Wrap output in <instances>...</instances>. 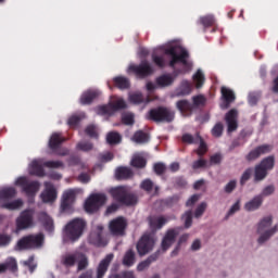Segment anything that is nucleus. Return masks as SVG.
Here are the masks:
<instances>
[{"label":"nucleus","mask_w":278,"mask_h":278,"mask_svg":"<svg viewBox=\"0 0 278 278\" xmlns=\"http://www.w3.org/2000/svg\"><path fill=\"white\" fill-rule=\"evenodd\" d=\"M109 229L112 236H125L127 229V219L125 217H117L110 222Z\"/></svg>","instance_id":"nucleus-13"},{"label":"nucleus","mask_w":278,"mask_h":278,"mask_svg":"<svg viewBox=\"0 0 278 278\" xmlns=\"http://www.w3.org/2000/svg\"><path fill=\"white\" fill-rule=\"evenodd\" d=\"M63 142H66V138H64L60 132H53L50 137L48 147L51 151H58V149L62 147Z\"/></svg>","instance_id":"nucleus-21"},{"label":"nucleus","mask_w":278,"mask_h":278,"mask_svg":"<svg viewBox=\"0 0 278 278\" xmlns=\"http://www.w3.org/2000/svg\"><path fill=\"white\" fill-rule=\"evenodd\" d=\"M89 242L94 247H101V244H103V226L98 225L96 229L90 232Z\"/></svg>","instance_id":"nucleus-17"},{"label":"nucleus","mask_w":278,"mask_h":278,"mask_svg":"<svg viewBox=\"0 0 278 278\" xmlns=\"http://www.w3.org/2000/svg\"><path fill=\"white\" fill-rule=\"evenodd\" d=\"M268 177V170L260 165H255L254 167V181H264V178Z\"/></svg>","instance_id":"nucleus-41"},{"label":"nucleus","mask_w":278,"mask_h":278,"mask_svg":"<svg viewBox=\"0 0 278 278\" xmlns=\"http://www.w3.org/2000/svg\"><path fill=\"white\" fill-rule=\"evenodd\" d=\"M30 175L36 177H45V167L38 163V161H33L30 165Z\"/></svg>","instance_id":"nucleus-40"},{"label":"nucleus","mask_w":278,"mask_h":278,"mask_svg":"<svg viewBox=\"0 0 278 278\" xmlns=\"http://www.w3.org/2000/svg\"><path fill=\"white\" fill-rule=\"evenodd\" d=\"M182 220H185V229H190L192 227V211H187L182 215Z\"/></svg>","instance_id":"nucleus-56"},{"label":"nucleus","mask_w":278,"mask_h":278,"mask_svg":"<svg viewBox=\"0 0 278 278\" xmlns=\"http://www.w3.org/2000/svg\"><path fill=\"white\" fill-rule=\"evenodd\" d=\"M160 254H161V251L157 250L156 252L151 254L147 260L140 262L137 266V270L139 273H142V270H144L146 268H149V266H151L153 262H157V260L160 258Z\"/></svg>","instance_id":"nucleus-22"},{"label":"nucleus","mask_w":278,"mask_h":278,"mask_svg":"<svg viewBox=\"0 0 278 278\" xmlns=\"http://www.w3.org/2000/svg\"><path fill=\"white\" fill-rule=\"evenodd\" d=\"M92 147H93L92 143L88 141L77 143V149L79 151H92Z\"/></svg>","instance_id":"nucleus-64"},{"label":"nucleus","mask_w":278,"mask_h":278,"mask_svg":"<svg viewBox=\"0 0 278 278\" xmlns=\"http://www.w3.org/2000/svg\"><path fill=\"white\" fill-rule=\"evenodd\" d=\"M257 165L267 172L273 170L275 168V155L264 157Z\"/></svg>","instance_id":"nucleus-39"},{"label":"nucleus","mask_w":278,"mask_h":278,"mask_svg":"<svg viewBox=\"0 0 278 278\" xmlns=\"http://www.w3.org/2000/svg\"><path fill=\"white\" fill-rule=\"evenodd\" d=\"M128 71L134 73L140 79H144L146 77L153 75V66H151L147 60L141 61L139 65H130Z\"/></svg>","instance_id":"nucleus-11"},{"label":"nucleus","mask_w":278,"mask_h":278,"mask_svg":"<svg viewBox=\"0 0 278 278\" xmlns=\"http://www.w3.org/2000/svg\"><path fill=\"white\" fill-rule=\"evenodd\" d=\"M39 220L42 223L46 231H49L50 233L53 231V219L45 212H41L39 214Z\"/></svg>","instance_id":"nucleus-35"},{"label":"nucleus","mask_w":278,"mask_h":278,"mask_svg":"<svg viewBox=\"0 0 278 278\" xmlns=\"http://www.w3.org/2000/svg\"><path fill=\"white\" fill-rule=\"evenodd\" d=\"M207 166V161L205 159H199L192 163L193 170H199V168H205Z\"/></svg>","instance_id":"nucleus-62"},{"label":"nucleus","mask_w":278,"mask_h":278,"mask_svg":"<svg viewBox=\"0 0 278 278\" xmlns=\"http://www.w3.org/2000/svg\"><path fill=\"white\" fill-rule=\"evenodd\" d=\"M264 203V198L262 195H255L251 201L247 202L244 207L247 212H255V210H260L262 204Z\"/></svg>","instance_id":"nucleus-27"},{"label":"nucleus","mask_w":278,"mask_h":278,"mask_svg":"<svg viewBox=\"0 0 278 278\" xmlns=\"http://www.w3.org/2000/svg\"><path fill=\"white\" fill-rule=\"evenodd\" d=\"M114 260V255L112 253L108 254L98 265L96 269V278H103L110 268Z\"/></svg>","instance_id":"nucleus-14"},{"label":"nucleus","mask_w":278,"mask_h":278,"mask_svg":"<svg viewBox=\"0 0 278 278\" xmlns=\"http://www.w3.org/2000/svg\"><path fill=\"white\" fill-rule=\"evenodd\" d=\"M79 252L65 254L61 257V264L65 266V268H73L75 264H77V257Z\"/></svg>","instance_id":"nucleus-26"},{"label":"nucleus","mask_w":278,"mask_h":278,"mask_svg":"<svg viewBox=\"0 0 278 278\" xmlns=\"http://www.w3.org/2000/svg\"><path fill=\"white\" fill-rule=\"evenodd\" d=\"M77 260V273H81V270H86V268L90 266V262L88 261V256L86 254L78 253Z\"/></svg>","instance_id":"nucleus-38"},{"label":"nucleus","mask_w":278,"mask_h":278,"mask_svg":"<svg viewBox=\"0 0 278 278\" xmlns=\"http://www.w3.org/2000/svg\"><path fill=\"white\" fill-rule=\"evenodd\" d=\"M174 83H175V77H173L170 74H164L156 78V84L157 86H161V88L173 86Z\"/></svg>","instance_id":"nucleus-36"},{"label":"nucleus","mask_w":278,"mask_h":278,"mask_svg":"<svg viewBox=\"0 0 278 278\" xmlns=\"http://www.w3.org/2000/svg\"><path fill=\"white\" fill-rule=\"evenodd\" d=\"M73 203H75V191H65L61 203V212H73Z\"/></svg>","instance_id":"nucleus-15"},{"label":"nucleus","mask_w":278,"mask_h":278,"mask_svg":"<svg viewBox=\"0 0 278 278\" xmlns=\"http://www.w3.org/2000/svg\"><path fill=\"white\" fill-rule=\"evenodd\" d=\"M122 123H123L124 125H134V123H135L134 114H131V113H125V114L122 116Z\"/></svg>","instance_id":"nucleus-63"},{"label":"nucleus","mask_w":278,"mask_h":278,"mask_svg":"<svg viewBox=\"0 0 278 278\" xmlns=\"http://www.w3.org/2000/svg\"><path fill=\"white\" fill-rule=\"evenodd\" d=\"M111 197L114 201L121 203V205H136L138 203V197L129 192L125 187H116L111 190Z\"/></svg>","instance_id":"nucleus-5"},{"label":"nucleus","mask_w":278,"mask_h":278,"mask_svg":"<svg viewBox=\"0 0 278 278\" xmlns=\"http://www.w3.org/2000/svg\"><path fill=\"white\" fill-rule=\"evenodd\" d=\"M225 121L228 127V134H231L238 129V110L231 109L225 115Z\"/></svg>","instance_id":"nucleus-16"},{"label":"nucleus","mask_w":278,"mask_h":278,"mask_svg":"<svg viewBox=\"0 0 278 278\" xmlns=\"http://www.w3.org/2000/svg\"><path fill=\"white\" fill-rule=\"evenodd\" d=\"M15 186L22 187L23 192H25L27 197H35L36 192L40 190V182L36 180L29 181L27 177H18L15 181Z\"/></svg>","instance_id":"nucleus-8"},{"label":"nucleus","mask_w":278,"mask_h":278,"mask_svg":"<svg viewBox=\"0 0 278 278\" xmlns=\"http://www.w3.org/2000/svg\"><path fill=\"white\" fill-rule=\"evenodd\" d=\"M46 191L41 194V199L45 203H53L58 199V192L55 187L51 182H45Z\"/></svg>","instance_id":"nucleus-18"},{"label":"nucleus","mask_w":278,"mask_h":278,"mask_svg":"<svg viewBox=\"0 0 278 278\" xmlns=\"http://www.w3.org/2000/svg\"><path fill=\"white\" fill-rule=\"evenodd\" d=\"M134 177V172L129 167H117L115 170V178L121 181V180H127L131 179Z\"/></svg>","instance_id":"nucleus-25"},{"label":"nucleus","mask_w":278,"mask_h":278,"mask_svg":"<svg viewBox=\"0 0 278 278\" xmlns=\"http://www.w3.org/2000/svg\"><path fill=\"white\" fill-rule=\"evenodd\" d=\"M98 114L100 116H112L113 111L111 104L98 106Z\"/></svg>","instance_id":"nucleus-53"},{"label":"nucleus","mask_w":278,"mask_h":278,"mask_svg":"<svg viewBox=\"0 0 278 278\" xmlns=\"http://www.w3.org/2000/svg\"><path fill=\"white\" fill-rule=\"evenodd\" d=\"M86 220L81 218H74L65 226V236L71 242H77L86 229Z\"/></svg>","instance_id":"nucleus-3"},{"label":"nucleus","mask_w":278,"mask_h":278,"mask_svg":"<svg viewBox=\"0 0 278 278\" xmlns=\"http://www.w3.org/2000/svg\"><path fill=\"white\" fill-rule=\"evenodd\" d=\"M113 84L115 88H118L119 90H128L130 88L131 83H129V78L125 76H116L113 78Z\"/></svg>","instance_id":"nucleus-33"},{"label":"nucleus","mask_w":278,"mask_h":278,"mask_svg":"<svg viewBox=\"0 0 278 278\" xmlns=\"http://www.w3.org/2000/svg\"><path fill=\"white\" fill-rule=\"evenodd\" d=\"M131 166H134V168H144V166H147V159L142 156H135L131 160Z\"/></svg>","instance_id":"nucleus-50"},{"label":"nucleus","mask_w":278,"mask_h":278,"mask_svg":"<svg viewBox=\"0 0 278 278\" xmlns=\"http://www.w3.org/2000/svg\"><path fill=\"white\" fill-rule=\"evenodd\" d=\"M152 62L157 66V68H166L167 62L164 54L152 53Z\"/></svg>","instance_id":"nucleus-43"},{"label":"nucleus","mask_w":278,"mask_h":278,"mask_svg":"<svg viewBox=\"0 0 278 278\" xmlns=\"http://www.w3.org/2000/svg\"><path fill=\"white\" fill-rule=\"evenodd\" d=\"M99 98V91L93 89H88L81 93L79 98L80 105H91L94 99Z\"/></svg>","instance_id":"nucleus-20"},{"label":"nucleus","mask_w":278,"mask_h":278,"mask_svg":"<svg viewBox=\"0 0 278 278\" xmlns=\"http://www.w3.org/2000/svg\"><path fill=\"white\" fill-rule=\"evenodd\" d=\"M110 105L113 114L114 112H118L119 110H125L127 108V103L123 99L116 100L115 102L110 103Z\"/></svg>","instance_id":"nucleus-51"},{"label":"nucleus","mask_w":278,"mask_h":278,"mask_svg":"<svg viewBox=\"0 0 278 278\" xmlns=\"http://www.w3.org/2000/svg\"><path fill=\"white\" fill-rule=\"evenodd\" d=\"M198 142H200L199 148L195 150L197 155L199 157H203L207 153V143L203 140V137L201 135L197 134Z\"/></svg>","instance_id":"nucleus-44"},{"label":"nucleus","mask_w":278,"mask_h":278,"mask_svg":"<svg viewBox=\"0 0 278 278\" xmlns=\"http://www.w3.org/2000/svg\"><path fill=\"white\" fill-rule=\"evenodd\" d=\"M43 166L46 168H64V163L62 161H47Z\"/></svg>","instance_id":"nucleus-57"},{"label":"nucleus","mask_w":278,"mask_h":278,"mask_svg":"<svg viewBox=\"0 0 278 278\" xmlns=\"http://www.w3.org/2000/svg\"><path fill=\"white\" fill-rule=\"evenodd\" d=\"M16 197V189L14 187H8L0 190V201H8Z\"/></svg>","instance_id":"nucleus-37"},{"label":"nucleus","mask_w":278,"mask_h":278,"mask_svg":"<svg viewBox=\"0 0 278 278\" xmlns=\"http://www.w3.org/2000/svg\"><path fill=\"white\" fill-rule=\"evenodd\" d=\"M106 201L108 197H105V194L93 193L85 202V212H87L88 214H94V212H99V207L105 205Z\"/></svg>","instance_id":"nucleus-7"},{"label":"nucleus","mask_w":278,"mask_h":278,"mask_svg":"<svg viewBox=\"0 0 278 278\" xmlns=\"http://www.w3.org/2000/svg\"><path fill=\"white\" fill-rule=\"evenodd\" d=\"M85 134L89 136V138H99V132H97V126L94 125L87 126Z\"/></svg>","instance_id":"nucleus-58"},{"label":"nucleus","mask_w":278,"mask_h":278,"mask_svg":"<svg viewBox=\"0 0 278 278\" xmlns=\"http://www.w3.org/2000/svg\"><path fill=\"white\" fill-rule=\"evenodd\" d=\"M199 23H200V25H203L204 30H205V29H207V27H214L216 20L213 17V15H205V16L200 17Z\"/></svg>","instance_id":"nucleus-46"},{"label":"nucleus","mask_w":278,"mask_h":278,"mask_svg":"<svg viewBox=\"0 0 278 278\" xmlns=\"http://www.w3.org/2000/svg\"><path fill=\"white\" fill-rule=\"evenodd\" d=\"M222 97L224 99V108L227 109L231 103L236 101V93L231 91V89L222 87Z\"/></svg>","instance_id":"nucleus-29"},{"label":"nucleus","mask_w":278,"mask_h":278,"mask_svg":"<svg viewBox=\"0 0 278 278\" xmlns=\"http://www.w3.org/2000/svg\"><path fill=\"white\" fill-rule=\"evenodd\" d=\"M205 210H207V203L202 202L194 212V217L195 218H201V216H203V214H205Z\"/></svg>","instance_id":"nucleus-61"},{"label":"nucleus","mask_w":278,"mask_h":278,"mask_svg":"<svg viewBox=\"0 0 278 278\" xmlns=\"http://www.w3.org/2000/svg\"><path fill=\"white\" fill-rule=\"evenodd\" d=\"M192 92V85L188 80H182L179 88L175 91V97H188Z\"/></svg>","instance_id":"nucleus-30"},{"label":"nucleus","mask_w":278,"mask_h":278,"mask_svg":"<svg viewBox=\"0 0 278 278\" xmlns=\"http://www.w3.org/2000/svg\"><path fill=\"white\" fill-rule=\"evenodd\" d=\"M177 238V232L175 229H169L166 231L161 247H162V251L165 253V251H168L170 249V247H173V243L175 242V239Z\"/></svg>","instance_id":"nucleus-19"},{"label":"nucleus","mask_w":278,"mask_h":278,"mask_svg":"<svg viewBox=\"0 0 278 278\" xmlns=\"http://www.w3.org/2000/svg\"><path fill=\"white\" fill-rule=\"evenodd\" d=\"M130 103H134L135 105H140L142 103H151V97L142 94V92L137 91L129 96Z\"/></svg>","instance_id":"nucleus-23"},{"label":"nucleus","mask_w":278,"mask_h":278,"mask_svg":"<svg viewBox=\"0 0 278 278\" xmlns=\"http://www.w3.org/2000/svg\"><path fill=\"white\" fill-rule=\"evenodd\" d=\"M153 247H155V239L153 236L143 235L137 242V253L140 255V257H143V255H147L153 251Z\"/></svg>","instance_id":"nucleus-9"},{"label":"nucleus","mask_w":278,"mask_h":278,"mask_svg":"<svg viewBox=\"0 0 278 278\" xmlns=\"http://www.w3.org/2000/svg\"><path fill=\"white\" fill-rule=\"evenodd\" d=\"M36 211L34 208L24 210L16 219L17 229H29L34 227V215Z\"/></svg>","instance_id":"nucleus-10"},{"label":"nucleus","mask_w":278,"mask_h":278,"mask_svg":"<svg viewBox=\"0 0 278 278\" xmlns=\"http://www.w3.org/2000/svg\"><path fill=\"white\" fill-rule=\"evenodd\" d=\"M122 264L126 266V268H131V266L136 264V251H134V249H129L125 252Z\"/></svg>","instance_id":"nucleus-28"},{"label":"nucleus","mask_w":278,"mask_h":278,"mask_svg":"<svg viewBox=\"0 0 278 278\" xmlns=\"http://www.w3.org/2000/svg\"><path fill=\"white\" fill-rule=\"evenodd\" d=\"M147 118L153 123H173L175 121V111L166 106H157L148 112Z\"/></svg>","instance_id":"nucleus-2"},{"label":"nucleus","mask_w":278,"mask_h":278,"mask_svg":"<svg viewBox=\"0 0 278 278\" xmlns=\"http://www.w3.org/2000/svg\"><path fill=\"white\" fill-rule=\"evenodd\" d=\"M192 108H203V105H205V103H207V98H205V96L203 94H198V96H193L192 97Z\"/></svg>","instance_id":"nucleus-48"},{"label":"nucleus","mask_w":278,"mask_h":278,"mask_svg":"<svg viewBox=\"0 0 278 278\" xmlns=\"http://www.w3.org/2000/svg\"><path fill=\"white\" fill-rule=\"evenodd\" d=\"M273 151V146L268 143H264L261 146H257L256 148L252 149L247 155L245 160L248 162H255L262 157V155H266Z\"/></svg>","instance_id":"nucleus-12"},{"label":"nucleus","mask_w":278,"mask_h":278,"mask_svg":"<svg viewBox=\"0 0 278 278\" xmlns=\"http://www.w3.org/2000/svg\"><path fill=\"white\" fill-rule=\"evenodd\" d=\"M193 81L195 84V88H203V84H205V75L203 72H201V70H198L193 75Z\"/></svg>","instance_id":"nucleus-47"},{"label":"nucleus","mask_w":278,"mask_h":278,"mask_svg":"<svg viewBox=\"0 0 278 278\" xmlns=\"http://www.w3.org/2000/svg\"><path fill=\"white\" fill-rule=\"evenodd\" d=\"M109 278H136L134 271H122L121 274H111Z\"/></svg>","instance_id":"nucleus-59"},{"label":"nucleus","mask_w":278,"mask_h":278,"mask_svg":"<svg viewBox=\"0 0 278 278\" xmlns=\"http://www.w3.org/2000/svg\"><path fill=\"white\" fill-rule=\"evenodd\" d=\"M166 223H168V219L164 216L149 217L150 228L153 229L154 231L162 229V227H164Z\"/></svg>","instance_id":"nucleus-24"},{"label":"nucleus","mask_w":278,"mask_h":278,"mask_svg":"<svg viewBox=\"0 0 278 278\" xmlns=\"http://www.w3.org/2000/svg\"><path fill=\"white\" fill-rule=\"evenodd\" d=\"M153 170L155 175H159V177H161V175H164V173H166V164L162 162L155 163L153 165Z\"/></svg>","instance_id":"nucleus-55"},{"label":"nucleus","mask_w":278,"mask_h":278,"mask_svg":"<svg viewBox=\"0 0 278 278\" xmlns=\"http://www.w3.org/2000/svg\"><path fill=\"white\" fill-rule=\"evenodd\" d=\"M131 140L136 142V144H147V142L151 140V137L148 132H144V130H137L131 137Z\"/></svg>","instance_id":"nucleus-32"},{"label":"nucleus","mask_w":278,"mask_h":278,"mask_svg":"<svg viewBox=\"0 0 278 278\" xmlns=\"http://www.w3.org/2000/svg\"><path fill=\"white\" fill-rule=\"evenodd\" d=\"M121 140H123V138L121 137V134L116 131H111L106 135L108 144H111V146L119 144Z\"/></svg>","instance_id":"nucleus-45"},{"label":"nucleus","mask_w":278,"mask_h":278,"mask_svg":"<svg viewBox=\"0 0 278 278\" xmlns=\"http://www.w3.org/2000/svg\"><path fill=\"white\" fill-rule=\"evenodd\" d=\"M181 140L185 144H198L199 143V138L192 136L191 134H184L181 137Z\"/></svg>","instance_id":"nucleus-52"},{"label":"nucleus","mask_w":278,"mask_h":278,"mask_svg":"<svg viewBox=\"0 0 278 278\" xmlns=\"http://www.w3.org/2000/svg\"><path fill=\"white\" fill-rule=\"evenodd\" d=\"M42 244H45V235H27L17 241L16 249L17 251H31L41 249Z\"/></svg>","instance_id":"nucleus-1"},{"label":"nucleus","mask_w":278,"mask_h":278,"mask_svg":"<svg viewBox=\"0 0 278 278\" xmlns=\"http://www.w3.org/2000/svg\"><path fill=\"white\" fill-rule=\"evenodd\" d=\"M273 225V216L264 217L257 226V233H261L257 242L258 244H264V242L270 240L275 233L278 231V226H274L271 229H268Z\"/></svg>","instance_id":"nucleus-4"},{"label":"nucleus","mask_w":278,"mask_h":278,"mask_svg":"<svg viewBox=\"0 0 278 278\" xmlns=\"http://www.w3.org/2000/svg\"><path fill=\"white\" fill-rule=\"evenodd\" d=\"M177 110L180 111V113L186 116L187 114H190L193 110L192 103L188 100H180L176 102Z\"/></svg>","instance_id":"nucleus-34"},{"label":"nucleus","mask_w":278,"mask_h":278,"mask_svg":"<svg viewBox=\"0 0 278 278\" xmlns=\"http://www.w3.org/2000/svg\"><path fill=\"white\" fill-rule=\"evenodd\" d=\"M140 189L143 190L144 192H147L148 194H151V192H153V190H154L155 194H157V192H160V187L155 186L153 180H151L150 178H147L141 181Z\"/></svg>","instance_id":"nucleus-31"},{"label":"nucleus","mask_w":278,"mask_h":278,"mask_svg":"<svg viewBox=\"0 0 278 278\" xmlns=\"http://www.w3.org/2000/svg\"><path fill=\"white\" fill-rule=\"evenodd\" d=\"M1 207H2V210H10V211L21 210V207H23V200L17 199L12 202L3 203V204H1Z\"/></svg>","instance_id":"nucleus-42"},{"label":"nucleus","mask_w":278,"mask_h":278,"mask_svg":"<svg viewBox=\"0 0 278 278\" xmlns=\"http://www.w3.org/2000/svg\"><path fill=\"white\" fill-rule=\"evenodd\" d=\"M2 266H4V273L7 270H10V273H16V270H18V264L14 258H10L5 263H3Z\"/></svg>","instance_id":"nucleus-49"},{"label":"nucleus","mask_w":278,"mask_h":278,"mask_svg":"<svg viewBox=\"0 0 278 278\" xmlns=\"http://www.w3.org/2000/svg\"><path fill=\"white\" fill-rule=\"evenodd\" d=\"M223 123H217L212 129V136H214V138H220V136H223Z\"/></svg>","instance_id":"nucleus-60"},{"label":"nucleus","mask_w":278,"mask_h":278,"mask_svg":"<svg viewBox=\"0 0 278 278\" xmlns=\"http://www.w3.org/2000/svg\"><path fill=\"white\" fill-rule=\"evenodd\" d=\"M251 175H253V168L249 167L241 175L240 186H245L247 181H249V179H251Z\"/></svg>","instance_id":"nucleus-54"},{"label":"nucleus","mask_w":278,"mask_h":278,"mask_svg":"<svg viewBox=\"0 0 278 278\" xmlns=\"http://www.w3.org/2000/svg\"><path fill=\"white\" fill-rule=\"evenodd\" d=\"M164 55L170 56V60L168 62L169 68H175L177 64H182V66H188V58H190V54L184 49L180 51V53H178L177 47L172 46L164 50Z\"/></svg>","instance_id":"nucleus-6"}]
</instances>
